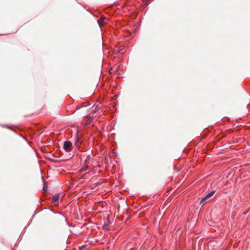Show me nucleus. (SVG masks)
Here are the masks:
<instances>
[{
	"label": "nucleus",
	"instance_id": "obj_4",
	"mask_svg": "<svg viewBox=\"0 0 250 250\" xmlns=\"http://www.w3.org/2000/svg\"><path fill=\"white\" fill-rule=\"evenodd\" d=\"M59 194H56L54 195L52 197V202L53 203H55L57 202L59 199Z\"/></svg>",
	"mask_w": 250,
	"mask_h": 250
},
{
	"label": "nucleus",
	"instance_id": "obj_1",
	"mask_svg": "<svg viewBox=\"0 0 250 250\" xmlns=\"http://www.w3.org/2000/svg\"><path fill=\"white\" fill-rule=\"evenodd\" d=\"M215 193V191L213 190L209 192L208 194L205 197H204L201 200L200 204V205H205L208 201V200L213 195V194Z\"/></svg>",
	"mask_w": 250,
	"mask_h": 250
},
{
	"label": "nucleus",
	"instance_id": "obj_6",
	"mask_svg": "<svg viewBox=\"0 0 250 250\" xmlns=\"http://www.w3.org/2000/svg\"><path fill=\"white\" fill-rule=\"evenodd\" d=\"M79 138L77 135L75 138V144L76 146H79Z\"/></svg>",
	"mask_w": 250,
	"mask_h": 250
},
{
	"label": "nucleus",
	"instance_id": "obj_2",
	"mask_svg": "<svg viewBox=\"0 0 250 250\" xmlns=\"http://www.w3.org/2000/svg\"><path fill=\"white\" fill-rule=\"evenodd\" d=\"M72 145L70 141H66L63 144V149L67 152H70L72 150Z\"/></svg>",
	"mask_w": 250,
	"mask_h": 250
},
{
	"label": "nucleus",
	"instance_id": "obj_5",
	"mask_svg": "<svg viewBox=\"0 0 250 250\" xmlns=\"http://www.w3.org/2000/svg\"><path fill=\"white\" fill-rule=\"evenodd\" d=\"M105 20L106 19L104 17H101L100 20H98L97 21L99 26H100L101 24L104 23Z\"/></svg>",
	"mask_w": 250,
	"mask_h": 250
},
{
	"label": "nucleus",
	"instance_id": "obj_7",
	"mask_svg": "<svg viewBox=\"0 0 250 250\" xmlns=\"http://www.w3.org/2000/svg\"><path fill=\"white\" fill-rule=\"evenodd\" d=\"M103 229L105 230H108V224H104L103 226Z\"/></svg>",
	"mask_w": 250,
	"mask_h": 250
},
{
	"label": "nucleus",
	"instance_id": "obj_3",
	"mask_svg": "<svg viewBox=\"0 0 250 250\" xmlns=\"http://www.w3.org/2000/svg\"><path fill=\"white\" fill-rule=\"evenodd\" d=\"M91 161V156L88 155L86 156V158L84 161V165L86 167H88L89 165L90 164V162Z\"/></svg>",
	"mask_w": 250,
	"mask_h": 250
}]
</instances>
